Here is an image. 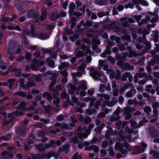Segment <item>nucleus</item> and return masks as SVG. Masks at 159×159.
<instances>
[{
  "label": "nucleus",
  "mask_w": 159,
  "mask_h": 159,
  "mask_svg": "<svg viewBox=\"0 0 159 159\" xmlns=\"http://www.w3.org/2000/svg\"><path fill=\"white\" fill-rule=\"evenodd\" d=\"M45 52L49 53L50 56L54 57L56 56V52H52L51 50H47L45 51Z\"/></svg>",
  "instance_id": "37998d69"
},
{
  "label": "nucleus",
  "mask_w": 159,
  "mask_h": 159,
  "mask_svg": "<svg viewBox=\"0 0 159 159\" xmlns=\"http://www.w3.org/2000/svg\"><path fill=\"white\" fill-rule=\"evenodd\" d=\"M150 66H153L156 64H159V56L158 55H156L148 62Z\"/></svg>",
  "instance_id": "0eeeda50"
},
{
  "label": "nucleus",
  "mask_w": 159,
  "mask_h": 159,
  "mask_svg": "<svg viewBox=\"0 0 159 159\" xmlns=\"http://www.w3.org/2000/svg\"><path fill=\"white\" fill-rule=\"evenodd\" d=\"M69 66V64L67 62H63L59 66L58 68L60 70H61Z\"/></svg>",
  "instance_id": "58836bf2"
},
{
  "label": "nucleus",
  "mask_w": 159,
  "mask_h": 159,
  "mask_svg": "<svg viewBox=\"0 0 159 159\" xmlns=\"http://www.w3.org/2000/svg\"><path fill=\"white\" fill-rule=\"evenodd\" d=\"M125 70H133L134 68L133 66H130L129 64L127 63L125 64L124 66Z\"/></svg>",
  "instance_id": "49530a36"
},
{
  "label": "nucleus",
  "mask_w": 159,
  "mask_h": 159,
  "mask_svg": "<svg viewBox=\"0 0 159 159\" xmlns=\"http://www.w3.org/2000/svg\"><path fill=\"white\" fill-rule=\"evenodd\" d=\"M136 92V91L135 89L134 88H132L129 91L126 93L125 96L129 98L132 97L133 95Z\"/></svg>",
  "instance_id": "4be33fe9"
},
{
  "label": "nucleus",
  "mask_w": 159,
  "mask_h": 159,
  "mask_svg": "<svg viewBox=\"0 0 159 159\" xmlns=\"http://www.w3.org/2000/svg\"><path fill=\"white\" fill-rule=\"evenodd\" d=\"M70 146V145L68 143H66V144L63 146V150L66 153L68 152L69 151Z\"/></svg>",
  "instance_id": "8fccbe9b"
},
{
  "label": "nucleus",
  "mask_w": 159,
  "mask_h": 159,
  "mask_svg": "<svg viewBox=\"0 0 159 159\" xmlns=\"http://www.w3.org/2000/svg\"><path fill=\"white\" fill-rule=\"evenodd\" d=\"M25 129L23 128H18L16 130V133L17 135L24 136L25 134Z\"/></svg>",
  "instance_id": "a211bd4d"
},
{
  "label": "nucleus",
  "mask_w": 159,
  "mask_h": 159,
  "mask_svg": "<svg viewBox=\"0 0 159 159\" xmlns=\"http://www.w3.org/2000/svg\"><path fill=\"white\" fill-rule=\"evenodd\" d=\"M121 25L124 27L128 26L129 24L127 18L126 17H123L121 19Z\"/></svg>",
  "instance_id": "393cba45"
},
{
  "label": "nucleus",
  "mask_w": 159,
  "mask_h": 159,
  "mask_svg": "<svg viewBox=\"0 0 159 159\" xmlns=\"http://www.w3.org/2000/svg\"><path fill=\"white\" fill-rule=\"evenodd\" d=\"M95 3L100 6L105 5L107 4L106 0H95Z\"/></svg>",
  "instance_id": "473e14b6"
},
{
  "label": "nucleus",
  "mask_w": 159,
  "mask_h": 159,
  "mask_svg": "<svg viewBox=\"0 0 159 159\" xmlns=\"http://www.w3.org/2000/svg\"><path fill=\"white\" fill-rule=\"evenodd\" d=\"M80 85L78 87V90L79 91L81 89L83 90H85L87 89L86 86L87 84L85 81L82 80L80 82Z\"/></svg>",
  "instance_id": "412c9836"
},
{
  "label": "nucleus",
  "mask_w": 159,
  "mask_h": 159,
  "mask_svg": "<svg viewBox=\"0 0 159 159\" xmlns=\"http://www.w3.org/2000/svg\"><path fill=\"white\" fill-rule=\"evenodd\" d=\"M97 96L101 97L100 99H105L106 100L105 101V102L109 101L110 99V97L109 95L106 94H98Z\"/></svg>",
  "instance_id": "aec40b11"
},
{
  "label": "nucleus",
  "mask_w": 159,
  "mask_h": 159,
  "mask_svg": "<svg viewBox=\"0 0 159 159\" xmlns=\"http://www.w3.org/2000/svg\"><path fill=\"white\" fill-rule=\"evenodd\" d=\"M117 102V100H112L111 102H109L108 101L105 103L109 107H111L115 104Z\"/></svg>",
  "instance_id": "c9c22d12"
},
{
  "label": "nucleus",
  "mask_w": 159,
  "mask_h": 159,
  "mask_svg": "<svg viewBox=\"0 0 159 159\" xmlns=\"http://www.w3.org/2000/svg\"><path fill=\"white\" fill-rule=\"evenodd\" d=\"M46 64L52 68H53L54 67V61L49 58H47L46 59Z\"/></svg>",
  "instance_id": "5701e85b"
},
{
  "label": "nucleus",
  "mask_w": 159,
  "mask_h": 159,
  "mask_svg": "<svg viewBox=\"0 0 159 159\" xmlns=\"http://www.w3.org/2000/svg\"><path fill=\"white\" fill-rule=\"evenodd\" d=\"M79 119L82 124L84 123L88 124L90 123L91 122V119L90 117H87L84 118L81 115L79 116Z\"/></svg>",
  "instance_id": "ddd939ff"
},
{
  "label": "nucleus",
  "mask_w": 159,
  "mask_h": 159,
  "mask_svg": "<svg viewBox=\"0 0 159 159\" xmlns=\"http://www.w3.org/2000/svg\"><path fill=\"white\" fill-rule=\"evenodd\" d=\"M59 18V16L57 12H53L50 17V20L52 21H55Z\"/></svg>",
  "instance_id": "bb28decb"
},
{
  "label": "nucleus",
  "mask_w": 159,
  "mask_h": 159,
  "mask_svg": "<svg viewBox=\"0 0 159 159\" xmlns=\"http://www.w3.org/2000/svg\"><path fill=\"white\" fill-rule=\"evenodd\" d=\"M127 124V122L126 121H124L122 122L121 121H119L116 123V125L118 128H122L124 126Z\"/></svg>",
  "instance_id": "2f4dec72"
},
{
  "label": "nucleus",
  "mask_w": 159,
  "mask_h": 159,
  "mask_svg": "<svg viewBox=\"0 0 159 159\" xmlns=\"http://www.w3.org/2000/svg\"><path fill=\"white\" fill-rule=\"evenodd\" d=\"M130 123L131 124V125L132 126V127L134 128H137L139 127L138 124H137V122L134 121L132 119H131L130 120Z\"/></svg>",
  "instance_id": "ea45409f"
},
{
  "label": "nucleus",
  "mask_w": 159,
  "mask_h": 159,
  "mask_svg": "<svg viewBox=\"0 0 159 159\" xmlns=\"http://www.w3.org/2000/svg\"><path fill=\"white\" fill-rule=\"evenodd\" d=\"M37 36L39 39H46L48 38L49 36L47 34L43 33H39L37 34Z\"/></svg>",
  "instance_id": "f704fd0d"
},
{
  "label": "nucleus",
  "mask_w": 159,
  "mask_h": 159,
  "mask_svg": "<svg viewBox=\"0 0 159 159\" xmlns=\"http://www.w3.org/2000/svg\"><path fill=\"white\" fill-rule=\"evenodd\" d=\"M120 113V111L118 110H116L110 117V120L111 121L118 120L120 118L119 116Z\"/></svg>",
  "instance_id": "6e6552de"
},
{
  "label": "nucleus",
  "mask_w": 159,
  "mask_h": 159,
  "mask_svg": "<svg viewBox=\"0 0 159 159\" xmlns=\"http://www.w3.org/2000/svg\"><path fill=\"white\" fill-rule=\"evenodd\" d=\"M74 53L75 56L78 58L84 57L85 54L84 52L81 50L79 48L76 49Z\"/></svg>",
  "instance_id": "4468645a"
},
{
  "label": "nucleus",
  "mask_w": 159,
  "mask_h": 159,
  "mask_svg": "<svg viewBox=\"0 0 159 159\" xmlns=\"http://www.w3.org/2000/svg\"><path fill=\"white\" fill-rule=\"evenodd\" d=\"M47 16L46 10L44 8H43L41 10V15L40 17V19L43 21L46 18Z\"/></svg>",
  "instance_id": "7c9ffc66"
},
{
  "label": "nucleus",
  "mask_w": 159,
  "mask_h": 159,
  "mask_svg": "<svg viewBox=\"0 0 159 159\" xmlns=\"http://www.w3.org/2000/svg\"><path fill=\"white\" fill-rule=\"evenodd\" d=\"M126 56V53H122L121 56L118 54L116 53V57L117 60L121 61L125 58Z\"/></svg>",
  "instance_id": "6ab92c4d"
},
{
  "label": "nucleus",
  "mask_w": 159,
  "mask_h": 159,
  "mask_svg": "<svg viewBox=\"0 0 159 159\" xmlns=\"http://www.w3.org/2000/svg\"><path fill=\"white\" fill-rule=\"evenodd\" d=\"M127 77L128 78L129 82H131L132 81L133 76L131 75L130 73L128 72H126L122 75L121 77V79L123 81H125L126 80Z\"/></svg>",
  "instance_id": "9b49d317"
},
{
  "label": "nucleus",
  "mask_w": 159,
  "mask_h": 159,
  "mask_svg": "<svg viewBox=\"0 0 159 159\" xmlns=\"http://www.w3.org/2000/svg\"><path fill=\"white\" fill-rule=\"evenodd\" d=\"M15 79L11 78L7 80V82L9 84V87L10 89H11L12 86L13 85Z\"/></svg>",
  "instance_id": "4c0bfd02"
},
{
  "label": "nucleus",
  "mask_w": 159,
  "mask_h": 159,
  "mask_svg": "<svg viewBox=\"0 0 159 159\" xmlns=\"http://www.w3.org/2000/svg\"><path fill=\"white\" fill-rule=\"evenodd\" d=\"M30 29V30L25 29L23 33V34L29 36H34V26L33 25H31Z\"/></svg>",
  "instance_id": "9d476101"
},
{
  "label": "nucleus",
  "mask_w": 159,
  "mask_h": 159,
  "mask_svg": "<svg viewBox=\"0 0 159 159\" xmlns=\"http://www.w3.org/2000/svg\"><path fill=\"white\" fill-rule=\"evenodd\" d=\"M145 60V58L144 57H141L140 59L137 62L138 64L140 65H142L143 64L144 61Z\"/></svg>",
  "instance_id": "bf43d9fd"
},
{
  "label": "nucleus",
  "mask_w": 159,
  "mask_h": 159,
  "mask_svg": "<svg viewBox=\"0 0 159 159\" xmlns=\"http://www.w3.org/2000/svg\"><path fill=\"white\" fill-rule=\"evenodd\" d=\"M124 146L126 148L127 151H131V147L130 145L127 143L126 141H125L124 143Z\"/></svg>",
  "instance_id": "a18cd8bd"
},
{
  "label": "nucleus",
  "mask_w": 159,
  "mask_h": 159,
  "mask_svg": "<svg viewBox=\"0 0 159 159\" xmlns=\"http://www.w3.org/2000/svg\"><path fill=\"white\" fill-rule=\"evenodd\" d=\"M92 58L91 56L87 55H86V60L85 61L86 62L88 63H89L90 62Z\"/></svg>",
  "instance_id": "69168bd1"
},
{
  "label": "nucleus",
  "mask_w": 159,
  "mask_h": 159,
  "mask_svg": "<svg viewBox=\"0 0 159 159\" xmlns=\"http://www.w3.org/2000/svg\"><path fill=\"white\" fill-rule=\"evenodd\" d=\"M139 78H143L145 77L146 76V74L145 73H138L136 74V75Z\"/></svg>",
  "instance_id": "5fc2aeb1"
},
{
  "label": "nucleus",
  "mask_w": 159,
  "mask_h": 159,
  "mask_svg": "<svg viewBox=\"0 0 159 159\" xmlns=\"http://www.w3.org/2000/svg\"><path fill=\"white\" fill-rule=\"evenodd\" d=\"M39 62L37 60L34 59L31 62V67L33 69H35L39 66Z\"/></svg>",
  "instance_id": "cd10ccee"
},
{
  "label": "nucleus",
  "mask_w": 159,
  "mask_h": 159,
  "mask_svg": "<svg viewBox=\"0 0 159 159\" xmlns=\"http://www.w3.org/2000/svg\"><path fill=\"white\" fill-rule=\"evenodd\" d=\"M26 105V103L25 102H21L19 106V107L20 109H21V110L20 109H18L16 113H15V115L16 116L23 115L24 114L23 111H27V108L25 107Z\"/></svg>",
  "instance_id": "39448f33"
},
{
  "label": "nucleus",
  "mask_w": 159,
  "mask_h": 159,
  "mask_svg": "<svg viewBox=\"0 0 159 159\" xmlns=\"http://www.w3.org/2000/svg\"><path fill=\"white\" fill-rule=\"evenodd\" d=\"M121 73L120 71L119 70H117V71L116 72V74L115 75V78L116 80H118L120 78Z\"/></svg>",
  "instance_id": "603ef678"
},
{
  "label": "nucleus",
  "mask_w": 159,
  "mask_h": 159,
  "mask_svg": "<svg viewBox=\"0 0 159 159\" xmlns=\"http://www.w3.org/2000/svg\"><path fill=\"white\" fill-rule=\"evenodd\" d=\"M20 52V49L19 48H16V46H13L10 44L9 48L7 50L6 52L10 55H13L17 54Z\"/></svg>",
  "instance_id": "20e7f679"
},
{
  "label": "nucleus",
  "mask_w": 159,
  "mask_h": 159,
  "mask_svg": "<svg viewBox=\"0 0 159 159\" xmlns=\"http://www.w3.org/2000/svg\"><path fill=\"white\" fill-rule=\"evenodd\" d=\"M53 102L56 106H58V104L60 102L59 98L55 97L54 98Z\"/></svg>",
  "instance_id": "de8ad7c7"
},
{
  "label": "nucleus",
  "mask_w": 159,
  "mask_h": 159,
  "mask_svg": "<svg viewBox=\"0 0 159 159\" xmlns=\"http://www.w3.org/2000/svg\"><path fill=\"white\" fill-rule=\"evenodd\" d=\"M61 129H70V127L69 125L63 123L61 124Z\"/></svg>",
  "instance_id": "052dcab7"
},
{
  "label": "nucleus",
  "mask_w": 159,
  "mask_h": 159,
  "mask_svg": "<svg viewBox=\"0 0 159 159\" xmlns=\"http://www.w3.org/2000/svg\"><path fill=\"white\" fill-rule=\"evenodd\" d=\"M94 127V125L93 124L89 125L88 129L85 130L82 129L80 126H79L77 129L78 132L77 136L80 139L86 138L90 132L91 130Z\"/></svg>",
  "instance_id": "f257e3e1"
},
{
  "label": "nucleus",
  "mask_w": 159,
  "mask_h": 159,
  "mask_svg": "<svg viewBox=\"0 0 159 159\" xmlns=\"http://www.w3.org/2000/svg\"><path fill=\"white\" fill-rule=\"evenodd\" d=\"M107 12H104L102 11H101L98 12L97 13V15L99 17H102L104 16V15H107L108 14L107 13Z\"/></svg>",
  "instance_id": "680f3d73"
},
{
  "label": "nucleus",
  "mask_w": 159,
  "mask_h": 159,
  "mask_svg": "<svg viewBox=\"0 0 159 159\" xmlns=\"http://www.w3.org/2000/svg\"><path fill=\"white\" fill-rule=\"evenodd\" d=\"M122 144L118 143H116L115 146V148L116 149H118L120 150V152L123 154H125L127 153V150H126L122 148Z\"/></svg>",
  "instance_id": "dca6fc26"
},
{
  "label": "nucleus",
  "mask_w": 159,
  "mask_h": 159,
  "mask_svg": "<svg viewBox=\"0 0 159 159\" xmlns=\"http://www.w3.org/2000/svg\"><path fill=\"white\" fill-rule=\"evenodd\" d=\"M35 147L37 149L40 151L43 150V145L42 143H39L38 145H35Z\"/></svg>",
  "instance_id": "13d9d810"
},
{
  "label": "nucleus",
  "mask_w": 159,
  "mask_h": 159,
  "mask_svg": "<svg viewBox=\"0 0 159 159\" xmlns=\"http://www.w3.org/2000/svg\"><path fill=\"white\" fill-rule=\"evenodd\" d=\"M85 150L90 151L91 150H93L94 152H98L99 151L98 147L95 145H92L91 146H88L85 148Z\"/></svg>",
  "instance_id": "f3484780"
},
{
  "label": "nucleus",
  "mask_w": 159,
  "mask_h": 159,
  "mask_svg": "<svg viewBox=\"0 0 159 159\" xmlns=\"http://www.w3.org/2000/svg\"><path fill=\"white\" fill-rule=\"evenodd\" d=\"M83 58L80 60V61L83 62L81 64L80 66L78 68V71L76 73H73L72 75L75 77L76 76L80 77L82 76V74L84 72V69L86 67V65L84 63V59Z\"/></svg>",
  "instance_id": "7ed1b4c3"
},
{
  "label": "nucleus",
  "mask_w": 159,
  "mask_h": 159,
  "mask_svg": "<svg viewBox=\"0 0 159 159\" xmlns=\"http://www.w3.org/2000/svg\"><path fill=\"white\" fill-rule=\"evenodd\" d=\"M106 89V87L103 84H101L100 86L99 91L100 92H103Z\"/></svg>",
  "instance_id": "0e129e2a"
},
{
  "label": "nucleus",
  "mask_w": 159,
  "mask_h": 159,
  "mask_svg": "<svg viewBox=\"0 0 159 159\" xmlns=\"http://www.w3.org/2000/svg\"><path fill=\"white\" fill-rule=\"evenodd\" d=\"M67 88L68 90H71L76 91L77 94L79 93V90H78V88H76L74 85L71 84H68L67 85Z\"/></svg>",
  "instance_id": "a878e982"
},
{
  "label": "nucleus",
  "mask_w": 159,
  "mask_h": 159,
  "mask_svg": "<svg viewBox=\"0 0 159 159\" xmlns=\"http://www.w3.org/2000/svg\"><path fill=\"white\" fill-rule=\"evenodd\" d=\"M70 119L72 123H70V125L72 127H74L75 126V124L76 123L77 120L75 119L74 117L72 116L70 117Z\"/></svg>",
  "instance_id": "79ce46f5"
},
{
  "label": "nucleus",
  "mask_w": 159,
  "mask_h": 159,
  "mask_svg": "<svg viewBox=\"0 0 159 159\" xmlns=\"http://www.w3.org/2000/svg\"><path fill=\"white\" fill-rule=\"evenodd\" d=\"M92 49L98 53H99L101 52V49L98 48L96 45H93L92 47Z\"/></svg>",
  "instance_id": "864d4df0"
},
{
  "label": "nucleus",
  "mask_w": 159,
  "mask_h": 159,
  "mask_svg": "<svg viewBox=\"0 0 159 159\" xmlns=\"http://www.w3.org/2000/svg\"><path fill=\"white\" fill-rule=\"evenodd\" d=\"M75 21L76 18H73L71 19L70 21V23H71L70 27L71 28H73L75 25L76 24Z\"/></svg>",
  "instance_id": "4d7b16f0"
},
{
  "label": "nucleus",
  "mask_w": 159,
  "mask_h": 159,
  "mask_svg": "<svg viewBox=\"0 0 159 159\" xmlns=\"http://www.w3.org/2000/svg\"><path fill=\"white\" fill-rule=\"evenodd\" d=\"M75 5L73 2L70 3L69 7V12L70 14L72 15L74 12V10Z\"/></svg>",
  "instance_id": "72a5a7b5"
},
{
  "label": "nucleus",
  "mask_w": 159,
  "mask_h": 159,
  "mask_svg": "<svg viewBox=\"0 0 159 159\" xmlns=\"http://www.w3.org/2000/svg\"><path fill=\"white\" fill-rule=\"evenodd\" d=\"M81 157L80 156L78 152H77L75 153L73 156L72 159H81Z\"/></svg>",
  "instance_id": "774afa93"
},
{
  "label": "nucleus",
  "mask_w": 159,
  "mask_h": 159,
  "mask_svg": "<svg viewBox=\"0 0 159 159\" xmlns=\"http://www.w3.org/2000/svg\"><path fill=\"white\" fill-rule=\"evenodd\" d=\"M90 73L91 76L95 80H98L99 77L102 76L100 73L97 71L94 70V69L93 68H91Z\"/></svg>",
  "instance_id": "423d86ee"
},
{
  "label": "nucleus",
  "mask_w": 159,
  "mask_h": 159,
  "mask_svg": "<svg viewBox=\"0 0 159 159\" xmlns=\"http://www.w3.org/2000/svg\"><path fill=\"white\" fill-rule=\"evenodd\" d=\"M152 88V85L151 84L145 86V90L146 92L149 93L150 91V89Z\"/></svg>",
  "instance_id": "e2e57ef3"
},
{
  "label": "nucleus",
  "mask_w": 159,
  "mask_h": 159,
  "mask_svg": "<svg viewBox=\"0 0 159 159\" xmlns=\"http://www.w3.org/2000/svg\"><path fill=\"white\" fill-rule=\"evenodd\" d=\"M2 155L3 158L4 159H10L13 157L12 152L10 150L3 152Z\"/></svg>",
  "instance_id": "1a4fd4ad"
},
{
  "label": "nucleus",
  "mask_w": 159,
  "mask_h": 159,
  "mask_svg": "<svg viewBox=\"0 0 159 159\" xmlns=\"http://www.w3.org/2000/svg\"><path fill=\"white\" fill-rule=\"evenodd\" d=\"M24 79H21L20 82V87L23 88L24 89H26L27 88V86L26 85H25L24 83Z\"/></svg>",
  "instance_id": "c03bdc74"
},
{
  "label": "nucleus",
  "mask_w": 159,
  "mask_h": 159,
  "mask_svg": "<svg viewBox=\"0 0 159 159\" xmlns=\"http://www.w3.org/2000/svg\"><path fill=\"white\" fill-rule=\"evenodd\" d=\"M51 157L50 154L42 155H35L33 156L32 158L33 159H43V158H45L48 159Z\"/></svg>",
  "instance_id": "2eb2a0df"
},
{
  "label": "nucleus",
  "mask_w": 159,
  "mask_h": 159,
  "mask_svg": "<svg viewBox=\"0 0 159 159\" xmlns=\"http://www.w3.org/2000/svg\"><path fill=\"white\" fill-rule=\"evenodd\" d=\"M133 17L136 20V21L138 22V25H141L142 24L147 23L148 21L149 20L152 23L157 21V18L156 17L151 18L150 16L148 15L146 16L145 19H142L141 21L140 22H139L141 19V18L140 16H134Z\"/></svg>",
  "instance_id": "f03ea898"
},
{
  "label": "nucleus",
  "mask_w": 159,
  "mask_h": 159,
  "mask_svg": "<svg viewBox=\"0 0 159 159\" xmlns=\"http://www.w3.org/2000/svg\"><path fill=\"white\" fill-rule=\"evenodd\" d=\"M134 111L133 108L129 107H127L124 109V112L125 115H130L131 111Z\"/></svg>",
  "instance_id": "c756f323"
},
{
  "label": "nucleus",
  "mask_w": 159,
  "mask_h": 159,
  "mask_svg": "<svg viewBox=\"0 0 159 159\" xmlns=\"http://www.w3.org/2000/svg\"><path fill=\"white\" fill-rule=\"evenodd\" d=\"M122 40L123 41L127 40L128 42L130 39V37L129 35H125L121 37Z\"/></svg>",
  "instance_id": "6e6d98bb"
},
{
  "label": "nucleus",
  "mask_w": 159,
  "mask_h": 159,
  "mask_svg": "<svg viewBox=\"0 0 159 159\" xmlns=\"http://www.w3.org/2000/svg\"><path fill=\"white\" fill-rule=\"evenodd\" d=\"M51 77V80H52V82L50 84V85L49 86V89H53V86L54 85L56 84V82L57 77V75L56 74H53Z\"/></svg>",
  "instance_id": "f8f14e48"
},
{
  "label": "nucleus",
  "mask_w": 159,
  "mask_h": 159,
  "mask_svg": "<svg viewBox=\"0 0 159 159\" xmlns=\"http://www.w3.org/2000/svg\"><path fill=\"white\" fill-rule=\"evenodd\" d=\"M14 94L16 95L20 96L22 97H25L26 96L25 93L22 91L16 92H15Z\"/></svg>",
  "instance_id": "a19ab883"
},
{
  "label": "nucleus",
  "mask_w": 159,
  "mask_h": 159,
  "mask_svg": "<svg viewBox=\"0 0 159 159\" xmlns=\"http://www.w3.org/2000/svg\"><path fill=\"white\" fill-rule=\"evenodd\" d=\"M35 85V84L33 82H27L26 83V86L27 88L31 87Z\"/></svg>",
  "instance_id": "338daca9"
},
{
  "label": "nucleus",
  "mask_w": 159,
  "mask_h": 159,
  "mask_svg": "<svg viewBox=\"0 0 159 159\" xmlns=\"http://www.w3.org/2000/svg\"><path fill=\"white\" fill-rule=\"evenodd\" d=\"M149 154H152V157L154 158H159V152L151 150L149 151Z\"/></svg>",
  "instance_id": "b1692460"
},
{
  "label": "nucleus",
  "mask_w": 159,
  "mask_h": 159,
  "mask_svg": "<svg viewBox=\"0 0 159 159\" xmlns=\"http://www.w3.org/2000/svg\"><path fill=\"white\" fill-rule=\"evenodd\" d=\"M36 15L34 10H30L28 13V16L29 18H34L36 17Z\"/></svg>",
  "instance_id": "c85d7f7f"
},
{
  "label": "nucleus",
  "mask_w": 159,
  "mask_h": 159,
  "mask_svg": "<svg viewBox=\"0 0 159 159\" xmlns=\"http://www.w3.org/2000/svg\"><path fill=\"white\" fill-rule=\"evenodd\" d=\"M111 46L109 45H107L106 47V50L105 52L108 55H109L111 53Z\"/></svg>",
  "instance_id": "3c124183"
},
{
  "label": "nucleus",
  "mask_w": 159,
  "mask_h": 159,
  "mask_svg": "<svg viewBox=\"0 0 159 159\" xmlns=\"http://www.w3.org/2000/svg\"><path fill=\"white\" fill-rule=\"evenodd\" d=\"M126 30L125 29L122 28L121 27H119L116 29V32L125 33Z\"/></svg>",
  "instance_id": "09e8293b"
},
{
  "label": "nucleus",
  "mask_w": 159,
  "mask_h": 159,
  "mask_svg": "<svg viewBox=\"0 0 159 159\" xmlns=\"http://www.w3.org/2000/svg\"><path fill=\"white\" fill-rule=\"evenodd\" d=\"M43 97L44 98H46L48 99L49 100H52V97L51 96V94L47 92H44L43 94Z\"/></svg>",
  "instance_id": "e433bc0d"
}]
</instances>
